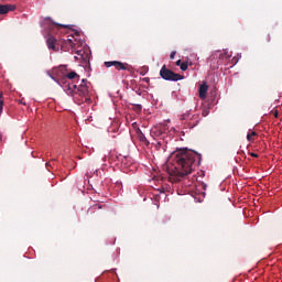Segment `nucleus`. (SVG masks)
I'll use <instances>...</instances> for the list:
<instances>
[{
    "label": "nucleus",
    "mask_w": 282,
    "mask_h": 282,
    "mask_svg": "<svg viewBox=\"0 0 282 282\" xmlns=\"http://www.w3.org/2000/svg\"><path fill=\"white\" fill-rule=\"evenodd\" d=\"M238 61H239V58L234 57V58H232V65H237Z\"/></svg>",
    "instance_id": "obj_22"
},
{
    "label": "nucleus",
    "mask_w": 282,
    "mask_h": 282,
    "mask_svg": "<svg viewBox=\"0 0 282 282\" xmlns=\"http://www.w3.org/2000/svg\"><path fill=\"white\" fill-rule=\"evenodd\" d=\"M48 76L53 79V80H56V78H54V76H52V74L47 73Z\"/></svg>",
    "instance_id": "obj_26"
},
{
    "label": "nucleus",
    "mask_w": 282,
    "mask_h": 282,
    "mask_svg": "<svg viewBox=\"0 0 282 282\" xmlns=\"http://www.w3.org/2000/svg\"><path fill=\"white\" fill-rule=\"evenodd\" d=\"M198 94H199L200 100H206V95L208 94V85H206V83H203L199 86Z\"/></svg>",
    "instance_id": "obj_10"
},
{
    "label": "nucleus",
    "mask_w": 282,
    "mask_h": 282,
    "mask_svg": "<svg viewBox=\"0 0 282 282\" xmlns=\"http://www.w3.org/2000/svg\"><path fill=\"white\" fill-rule=\"evenodd\" d=\"M249 155H250L251 158H259V154H257V153H254V152H249Z\"/></svg>",
    "instance_id": "obj_20"
},
{
    "label": "nucleus",
    "mask_w": 282,
    "mask_h": 282,
    "mask_svg": "<svg viewBox=\"0 0 282 282\" xmlns=\"http://www.w3.org/2000/svg\"><path fill=\"white\" fill-rule=\"evenodd\" d=\"M42 28L46 32L45 40L48 50L53 52H74L76 47H80L85 42L80 40V34L78 33H67L64 34L67 25H63L54 22L52 18H44L42 21ZM64 34V35H62Z\"/></svg>",
    "instance_id": "obj_1"
},
{
    "label": "nucleus",
    "mask_w": 282,
    "mask_h": 282,
    "mask_svg": "<svg viewBox=\"0 0 282 282\" xmlns=\"http://www.w3.org/2000/svg\"><path fill=\"white\" fill-rule=\"evenodd\" d=\"M202 162V156L195 152L188 150H180L173 152L167 163V174L170 182H182L185 177H188L197 165Z\"/></svg>",
    "instance_id": "obj_3"
},
{
    "label": "nucleus",
    "mask_w": 282,
    "mask_h": 282,
    "mask_svg": "<svg viewBox=\"0 0 282 282\" xmlns=\"http://www.w3.org/2000/svg\"><path fill=\"white\" fill-rule=\"evenodd\" d=\"M180 120L186 129H195L199 124V113L195 111H187L181 115Z\"/></svg>",
    "instance_id": "obj_5"
},
{
    "label": "nucleus",
    "mask_w": 282,
    "mask_h": 282,
    "mask_svg": "<svg viewBox=\"0 0 282 282\" xmlns=\"http://www.w3.org/2000/svg\"><path fill=\"white\" fill-rule=\"evenodd\" d=\"M230 55L227 50L215 51L208 58L212 69H219V65H227L230 61Z\"/></svg>",
    "instance_id": "obj_4"
},
{
    "label": "nucleus",
    "mask_w": 282,
    "mask_h": 282,
    "mask_svg": "<svg viewBox=\"0 0 282 282\" xmlns=\"http://www.w3.org/2000/svg\"><path fill=\"white\" fill-rule=\"evenodd\" d=\"M274 118H279V110H273Z\"/></svg>",
    "instance_id": "obj_23"
},
{
    "label": "nucleus",
    "mask_w": 282,
    "mask_h": 282,
    "mask_svg": "<svg viewBox=\"0 0 282 282\" xmlns=\"http://www.w3.org/2000/svg\"><path fill=\"white\" fill-rule=\"evenodd\" d=\"M17 10L15 4H0V14H8V12H14Z\"/></svg>",
    "instance_id": "obj_9"
},
{
    "label": "nucleus",
    "mask_w": 282,
    "mask_h": 282,
    "mask_svg": "<svg viewBox=\"0 0 282 282\" xmlns=\"http://www.w3.org/2000/svg\"><path fill=\"white\" fill-rule=\"evenodd\" d=\"M3 140V135L1 134V132H0V142Z\"/></svg>",
    "instance_id": "obj_27"
},
{
    "label": "nucleus",
    "mask_w": 282,
    "mask_h": 282,
    "mask_svg": "<svg viewBox=\"0 0 282 282\" xmlns=\"http://www.w3.org/2000/svg\"><path fill=\"white\" fill-rule=\"evenodd\" d=\"M138 139L140 140V142H143L145 147H149V140H147V137L144 135V133L140 132L138 134Z\"/></svg>",
    "instance_id": "obj_13"
},
{
    "label": "nucleus",
    "mask_w": 282,
    "mask_h": 282,
    "mask_svg": "<svg viewBox=\"0 0 282 282\" xmlns=\"http://www.w3.org/2000/svg\"><path fill=\"white\" fill-rule=\"evenodd\" d=\"M105 67H115L118 72H129L130 66L127 63L112 61V62H105Z\"/></svg>",
    "instance_id": "obj_8"
},
{
    "label": "nucleus",
    "mask_w": 282,
    "mask_h": 282,
    "mask_svg": "<svg viewBox=\"0 0 282 282\" xmlns=\"http://www.w3.org/2000/svg\"><path fill=\"white\" fill-rule=\"evenodd\" d=\"M141 80H142V83H145V84H147V85H141V87H142L143 89H149V85H150V83H151V79H150L149 77H144V78H142Z\"/></svg>",
    "instance_id": "obj_14"
},
{
    "label": "nucleus",
    "mask_w": 282,
    "mask_h": 282,
    "mask_svg": "<svg viewBox=\"0 0 282 282\" xmlns=\"http://www.w3.org/2000/svg\"><path fill=\"white\" fill-rule=\"evenodd\" d=\"M160 76H161V78H163V80H170L172 83H177V80L184 79V76L166 68V65L162 66V68L160 70Z\"/></svg>",
    "instance_id": "obj_6"
},
{
    "label": "nucleus",
    "mask_w": 282,
    "mask_h": 282,
    "mask_svg": "<svg viewBox=\"0 0 282 282\" xmlns=\"http://www.w3.org/2000/svg\"><path fill=\"white\" fill-rule=\"evenodd\" d=\"M121 164L123 169H130V166H133V163L131 162V158H124Z\"/></svg>",
    "instance_id": "obj_12"
},
{
    "label": "nucleus",
    "mask_w": 282,
    "mask_h": 282,
    "mask_svg": "<svg viewBox=\"0 0 282 282\" xmlns=\"http://www.w3.org/2000/svg\"><path fill=\"white\" fill-rule=\"evenodd\" d=\"M177 67H182V59L176 61Z\"/></svg>",
    "instance_id": "obj_24"
},
{
    "label": "nucleus",
    "mask_w": 282,
    "mask_h": 282,
    "mask_svg": "<svg viewBox=\"0 0 282 282\" xmlns=\"http://www.w3.org/2000/svg\"><path fill=\"white\" fill-rule=\"evenodd\" d=\"M53 74L63 78L62 80H56L62 89L72 96L76 105H85L91 102V84L87 79H82L80 84H74L72 80H80V75H77L76 72H67V66H59L58 68L53 69Z\"/></svg>",
    "instance_id": "obj_2"
},
{
    "label": "nucleus",
    "mask_w": 282,
    "mask_h": 282,
    "mask_svg": "<svg viewBox=\"0 0 282 282\" xmlns=\"http://www.w3.org/2000/svg\"><path fill=\"white\" fill-rule=\"evenodd\" d=\"M257 138H259V133H257V131H252V130L248 131V133H247L248 142L252 143V142H254V140H257Z\"/></svg>",
    "instance_id": "obj_11"
},
{
    "label": "nucleus",
    "mask_w": 282,
    "mask_h": 282,
    "mask_svg": "<svg viewBox=\"0 0 282 282\" xmlns=\"http://www.w3.org/2000/svg\"><path fill=\"white\" fill-rule=\"evenodd\" d=\"M3 111V94L0 95V113Z\"/></svg>",
    "instance_id": "obj_18"
},
{
    "label": "nucleus",
    "mask_w": 282,
    "mask_h": 282,
    "mask_svg": "<svg viewBox=\"0 0 282 282\" xmlns=\"http://www.w3.org/2000/svg\"><path fill=\"white\" fill-rule=\"evenodd\" d=\"M180 67L182 72H186L188 69V62H183Z\"/></svg>",
    "instance_id": "obj_16"
},
{
    "label": "nucleus",
    "mask_w": 282,
    "mask_h": 282,
    "mask_svg": "<svg viewBox=\"0 0 282 282\" xmlns=\"http://www.w3.org/2000/svg\"><path fill=\"white\" fill-rule=\"evenodd\" d=\"M105 162H107V160L110 162V164H111V162H113V159H111V158H109V156H105Z\"/></svg>",
    "instance_id": "obj_21"
},
{
    "label": "nucleus",
    "mask_w": 282,
    "mask_h": 282,
    "mask_svg": "<svg viewBox=\"0 0 282 282\" xmlns=\"http://www.w3.org/2000/svg\"><path fill=\"white\" fill-rule=\"evenodd\" d=\"M75 55L74 58L75 61H84L87 62L89 61V51H87V48L83 47V44L79 46H76V48H74Z\"/></svg>",
    "instance_id": "obj_7"
},
{
    "label": "nucleus",
    "mask_w": 282,
    "mask_h": 282,
    "mask_svg": "<svg viewBox=\"0 0 282 282\" xmlns=\"http://www.w3.org/2000/svg\"><path fill=\"white\" fill-rule=\"evenodd\" d=\"M177 53L175 52V51H173L171 54H170V58L173 61V58H175V55H176Z\"/></svg>",
    "instance_id": "obj_19"
},
{
    "label": "nucleus",
    "mask_w": 282,
    "mask_h": 282,
    "mask_svg": "<svg viewBox=\"0 0 282 282\" xmlns=\"http://www.w3.org/2000/svg\"><path fill=\"white\" fill-rule=\"evenodd\" d=\"M101 208H102V205H98V204H97V205H94L91 208H89V209H88V213H89V210H91V209H93V210H100Z\"/></svg>",
    "instance_id": "obj_17"
},
{
    "label": "nucleus",
    "mask_w": 282,
    "mask_h": 282,
    "mask_svg": "<svg viewBox=\"0 0 282 282\" xmlns=\"http://www.w3.org/2000/svg\"><path fill=\"white\" fill-rule=\"evenodd\" d=\"M140 76H147L149 74V68L148 67H142L139 69Z\"/></svg>",
    "instance_id": "obj_15"
},
{
    "label": "nucleus",
    "mask_w": 282,
    "mask_h": 282,
    "mask_svg": "<svg viewBox=\"0 0 282 282\" xmlns=\"http://www.w3.org/2000/svg\"><path fill=\"white\" fill-rule=\"evenodd\" d=\"M50 166H52L50 163H46V169H50Z\"/></svg>",
    "instance_id": "obj_28"
},
{
    "label": "nucleus",
    "mask_w": 282,
    "mask_h": 282,
    "mask_svg": "<svg viewBox=\"0 0 282 282\" xmlns=\"http://www.w3.org/2000/svg\"><path fill=\"white\" fill-rule=\"evenodd\" d=\"M137 109H138L139 111H142V106H141V105H138V106H137Z\"/></svg>",
    "instance_id": "obj_25"
}]
</instances>
